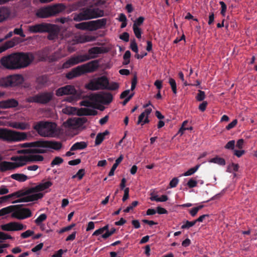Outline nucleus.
Listing matches in <instances>:
<instances>
[{"label": "nucleus", "instance_id": "obj_47", "mask_svg": "<svg viewBox=\"0 0 257 257\" xmlns=\"http://www.w3.org/2000/svg\"><path fill=\"white\" fill-rule=\"evenodd\" d=\"M85 174V170L83 169H81L78 170L77 173L72 176V178H77L78 180H80L82 179L83 177Z\"/></svg>", "mask_w": 257, "mask_h": 257}, {"label": "nucleus", "instance_id": "obj_60", "mask_svg": "<svg viewBox=\"0 0 257 257\" xmlns=\"http://www.w3.org/2000/svg\"><path fill=\"white\" fill-rule=\"evenodd\" d=\"M75 224L73 223V224H72L70 225H68L66 227H63L60 230L59 233H62L63 232L68 231L71 230L74 226H75Z\"/></svg>", "mask_w": 257, "mask_h": 257}, {"label": "nucleus", "instance_id": "obj_26", "mask_svg": "<svg viewBox=\"0 0 257 257\" xmlns=\"http://www.w3.org/2000/svg\"><path fill=\"white\" fill-rule=\"evenodd\" d=\"M19 42L20 38L18 37H14L12 40L7 41L3 45L0 46V53L14 47Z\"/></svg>", "mask_w": 257, "mask_h": 257}, {"label": "nucleus", "instance_id": "obj_10", "mask_svg": "<svg viewBox=\"0 0 257 257\" xmlns=\"http://www.w3.org/2000/svg\"><path fill=\"white\" fill-rule=\"evenodd\" d=\"M24 78L21 74H14L0 78V87H16L21 85Z\"/></svg>", "mask_w": 257, "mask_h": 257}, {"label": "nucleus", "instance_id": "obj_41", "mask_svg": "<svg viewBox=\"0 0 257 257\" xmlns=\"http://www.w3.org/2000/svg\"><path fill=\"white\" fill-rule=\"evenodd\" d=\"M66 56V54L62 53L61 52V50L59 49L58 51L55 52L52 56H51L50 59L52 61H56L61 58L64 57Z\"/></svg>", "mask_w": 257, "mask_h": 257}, {"label": "nucleus", "instance_id": "obj_46", "mask_svg": "<svg viewBox=\"0 0 257 257\" xmlns=\"http://www.w3.org/2000/svg\"><path fill=\"white\" fill-rule=\"evenodd\" d=\"M131 52L130 51L127 50V51H125V52L124 53L123 56V60H124V61L123 62V65H127L130 63V59L131 57Z\"/></svg>", "mask_w": 257, "mask_h": 257}, {"label": "nucleus", "instance_id": "obj_28", "mask_svg": "<svg viewBox=\"0 0 257 257\" xmlns=\"http://www.w3.org/2000/svg\"><path fill=\"white\" fill-rule=\"evenodd\" d=\"M62 112L64 114L68 115H83L80 109L79 110V111H78L76 107L69 106H66L63 107L62 109Z\"/></svg>", "mask_w": 257, "mask_h": 257}, {"label": "nucleus", "instance_id": "obj_25", "mask_svg": "<svg viewBox=\"0 0 257 257\" xmlns=\"http://www.w3.org/2000/svg\"><path fill=\"white\" fill-rule=\"evenodd\" d=\"M18 104L19 102L17 100L14 98L9 99L0 101V109L14 108L18 106Z\"/></svg>", "mask_w": 257, "mask_h": 257}, {"label": "nucleus", "instance_id": "obj_34", "mask_svg": "<svg viewBox=\"0 0 257 257\" xmlns=\"http://www.w3.org/2000/svg\"><path fill=\"white\" fill-rule=\"evenodd\" d=\"M151 194L152 195V196L150 198V199L151 201H155L157 202H165L168 199L167 196L166 195H163L159 197L156 194Z\"/></svg>", "mask_w": 257, "mask_h": 257}, {"label": "nucleus", "instance_id": "obj_1", "mask_svg": "<svg viewBox=\"0 0 257 257\" xmlns=\"http://www.w3.org/2000/svg\"><path fill=\"white\" fill-rule=\"evenodd\" d=\"M34 56L29 52L13 53L1 59L2 65L9 70H17L28 67L34 61Z\"/></svg>", "mask_w": 257, "mask_h": 257}, {"label": "nucleus", "instance_id": "obj_27", "mask_svg": "<svg viewBox=\"0 0 257 257\" xmlns=\"http://www.w3.org/2000/svg\"><path fill=\"white\" fill-rule=\"evenodd\" d=\"M94 40V37L87 35H78L75 37V41L77 43H84L93 41Z\"/></svg>", "mask_w": 257, "mask_h": 257}, {"label": "nucleus", "instance_id": "obj_51", "mask_svg": "<svg viewBox=\"0 0 257 257\" xmlns=\"http://www.w3.org/2000/svg\"><path fill=\"white\" fill-rule=\"evenodd\" d=\"M205 98V93L204 91L199 90L198 93L196 96V99L198 101H201L203 100Z\"/></svg>", "mask_w": 257, "mask_h": 257}, {"label": "nucleus", "instance_id": "obj_11", "mask_svg": "<svg viewBox=\"0 0 257 257\" xmlns=\"http://www.w3.org/2000/svg\"><path fill=\"white\" fill-rule=\"evenodd\" d=\"M108 84V79L105 76H102L91 80L85 85V88L92 91L105 89Z\"/></svg>", "mask_w": 257, "mask_h": 257}, {"label": "nucleus", "instance_id": "obj_58", "mask_svg": "<svg viewBox=\"0 0 257 257\" xmlns=\"http://www.w3.org/2000/svg\"><path fill=\"white\" fill-rule=\"evenodd\" d=\"M22 25H21L20 28H16L14 30V33L16 35H19L22 37H25L26 35L23 33V31L22 29Z\"/></svg>", "mask_w": 257, "mask_h": 257}, {"label": "nucleus", "instance_id": "obj_30", "mask_svg": "<svg viewBox=\"0 0 257 257\" xmlns=\"http://www.w3.org/2000/svg\"><path fill=\"white\" fill-rule=\"evenodd\" d=\"M113 96L110 93H106L103 94H101L100 97V102L104 104H108L112 100Z\"/></svg>", "mask_w": 257, "mask_h": 257}, {"label": "nucleus", "instance_id": "obj_31", "mask_svg": "<svg viewBox=\"0 0 257 257\" xmlns=\"http://www.w3.org/2000/svg\"><path fill=\"white\" fill-rule=\"evenodd\" d=\"M11 178L19 182H25L28 179L27 176L24 174L16 173L11 175Z\"/></svg>", "mask_w": 257, "mask_h": 257}, {"label": "nucleus", "instance_id": "obj_17", "mask_svg": "<svg viewBox=\"0 0 257 257\" xmlns=\"http://www.w3.org/2000/svg\"><path fill=\"white\" fill-rule=\"evenodd\" d=\"M52 184L50 181H43L38 185L30 188L24 193H37L43 191L50 188Z\"/></svg>", "mask_w": 257, "mask_h": 257}, {"label": "nucleus", "instance_id": "obj_50", "mask_svg": "<svg viewBox=\"0 0 257 257\" xmlns=\"http://www.w3.org/2000/svg\"><path fill=\"white\" fill-rule=\"evenodd\" d=\"M196 223L195 220L192 221H189L187 220L185 223L181 226L182 229H189L191 227H192Z\"/></svg>", "mask_w": 257, "mask_h": 257}, {"label": "nucleus", "instance_id": "obj_4", "mask_svg": "<svg viewBox=\"0 0 257 257\" xmlns=\"http://www.w3.org/2000/svg\"><path fill=\"white\" fill-rule=\"evenodd\" d=\"M101 94L96 93H91L86 97L84 99L80 102L81 106L86 107L81 108L80 110L83 115H95L97 111L94 109L98 102H100Z\"/></svg>", "mask_w": 257, "mask_h": 257}, {"label": "nucleus", "instance_id": "obj_24", "mask_svg": "<svg viewBox=\"0 0 257 257\" xmlns=\"http://www.w3.org/2000/svg\"><path fill=\"white\" fill-rule=\"evenodd\" d=\"M8 126L12 128L20 130H26L30 128V123L27 122H16L10 121L8 123Z\"/></svg>", "mask_w": 257, "mask_h": 257}, {"label": "nucleus", "instance_id": "obj_18", "mask_svg": "<svg viewBox=\"0 0 257 257\" xmlns=\"http://www.w3.org/2000/svg\"><path fill=\"white\" fill-rule=\"evenodd\" d=\"M1 228L5 231H18L26 229V226L19 222H11L7 224L2 225Z\"/></svg>", "mask_w": 257, "mask_h": 257}, {"label": "nucleus", "instance_id": "obj_13", "mask_svg": "<svg viewBox=\"0 0 257 257\" xmlns=\"http://www.w3.org/2000/svg\"><path fill=\"white\" fill-rule=\"evenodd\" d=\"M53 97L52 92H44L39 93L27 99L28 102H35L41 104H46L49 102Z\"/></svg>", "mask_w": 257, "mask_h": 257}, {"label": "nucleus", "instance_id": "obj_19", "mask_svg": "<svg viewBox=\"0 0 257 257\" xmlns=\"http://www.w3.org/2000/svg\"><path fill=\"white\" fill-rule=\"evenodd\" d=\"M77 90L74 86L67 85L65 86L58 88L56 91L57 96H62L65 95H73L76 94Z\"/></svg>", "mask_w": 257, "mask_h": 257}, {"label": "nucleus", "instance_id": "obj_23", "mask_svg": "<svg viewBox=\"0 0 257 257\" xmlns=\"http://www.w3.org/2000/svg\"><path fill=\"white\" fill-rule=\"evenodd\" d=\"M152 109L151 108H148L146 109L138 117L137 121V124H141L144 125L145 123H148L150 122L149 119V116L151 114Z\"/></svg>", "mask_w": 257, "mask_h": 257}, {"label": "nucleus", "instance_id": "obj_2", "mask_svg": "<svg viewBox=\"0 0 257 257\" xmlns=\"http://www.w3.org/2000/svg\"><path fill=\"white\" fill-rule=\"evenodd\" d=\"M22 148H28L31 153H45L52 149L59 150L62 147L60 143L55 141H38L20 144Z\"/></svg>", "mask_w": 257, "mask_h": 257}, {"label": "nucleus", "instance_id": "obj_9", "mask_svg": "<svg viewBox=\"0 0 257 257\" xmlns=\"http://www.w3.org/2000/svg\"><path fill=\"white\" fill-rule=\"evenodd\" d=\"M63 4H57L52 6L41 8L37 10L36 15L40 18H46L56 15L65 9Z\"/></svg>", "mask_w": 257, "mask_h": 257}, {"label": "nucleus", "instance_id": "obj_33", "mask_svg": "<svg viewBox=\"0 0 257 257\" xmlns=\"http://www.w3.org/2000/svg\"><path fill=\"white\" fill-rule=\"evenodd\" d=\"M87 144L84 142H80L75 143L70 148L71 151H76L78 150H83L86 148Z\"/></svg>", "mask_w": 257, "mask_h": 257}, {"label": "nucleus", "instance_id": "obj_43", "mask_svg": "<svg viewBox=\"0 0 257 257\" xmlns=\"http://www.w3.org/2000/svg\"><path fill=\"white\" fill-rule=\"evenodd\" d=\"M48 81L47 77L46 76H41L37 78L36 82L39 87H42L46 85Z\"/></svg>", "mask_w": 257, "mask_h": 257}, {"label": "nucleus", "instance_id": "obj_14", "mask_svg": "<svg viewBox=\"0 0 257 257\" xmlns=\"http://www.w3.org/2000/svg\"><path fill=\"white\" fill-rule=\"evenodd\" d=\"M54 25L48 23H41L28 27V30L31 33H43L50 32L54 29Z\"/></svg>", "mask_w": 257, "mask_h": 257}, {"label": "nucleus", "instance_id": "obj_8", "mask_svg": "<svg viewBox=\"0 0 257 257\" xmlns=\"http://www.w3.org/2000/svg\"><path fill=\"white\" fill-rule=\"evenodd\" d=\"M57 124L54 122L40 121L34 127L42 137H53L56 134Z\"/></svg>", "mask_w": 257, "mask_h": 257}, {"label": "nucleus", "instance_id": "obj_49", "mask_svg": "<svg viewBox=\"0 0 257 257\" xmlns=\"http://www.w3.org/2000/svg\"><path fill=\"white\" fill-rule=\"evenodd\" d=\"M169 83L171 87L173 93L176 94L177 93V86L175 80L172 78H170L169 79Z\"/></svg>", "mask_w": 257, "mask_h": 257}, {"label": "nucleus", "instance_id": "obj_44", "mask_svg": "<svg viewBox=\"0 0 257 257\" xmlns=\"http://www.w3.org/2000/svg\"><path fill=\"white\" fill-rule=\"evenodd\" d=\"M29 158V162H39L42 161L44 158L42 156L40 155H34L28 156Z\"/></svg>", "mask_w": 257, "mask_h": 257}, {"label": "nucleus", "instance_id": "obj_21", "mask_svg": "<svg viewBox=\"0 0 257 257\" xmlns=\"http://www.w3.org/2000/svg\"><path fill=\"white\" fill-rule=\"evenodd\" d=\"M11 160L13 161L14 168L22 167L29 162L28 156H14L11 157Z\"/></svg>", "mask_w": 257, "mask_h": 257}, {"label": "nucleus", "instance_id": "obj_45", "mask_svg": "<svg viewBox=\"0 0 257 257\" xmlns=\"http://www.w3.org/2000/svg\"><path fill=\"white\" fill-rule=\"evenodd\" d=\"M119 84L117 82H112L107 84L105 89L109 90H115L119 88Z\"/></svg>", "mask_w": 257, "mask_h": 257}, {"label": "nucleus", "instance_id": "obj_36", "mask_svg": "<svg viewBox=\"0 0 257 257\" xmlns=\"http://www.w3.org/2000/svg\"><path fill=\"white\" fill-rule=\"evenodd\" d=\"M123 157L122 155H121L116 160L115 163L113 165L111 169H110L108 175L109 176H112L114 175V171L117 168L119 164L123 160Z\"/></svg>", "mask_w": 257, "mask_h": 257}, {"label": "nucleus", "instance_id": "obj_16", "mask_svg": "<svg viewBox=\"0 0 257 257\" xmlns=\"http://www.w3.org/2000/svg\"><path fill=\"white\" fill-rule=\"evenodd\" d=\"M17 207L12 212V217L18 219H24L32 215L31 210L28 208H21L22 205H16Z\"/></svg>", "mask_w": 257, "mask_h": 257}, {"label": "nucleus", "instance_id": "obj_56", "mask_svg": "<svg viewBox=\"0 0 257 257\" xmlns=\"http://www.w3.org/2000/svg\"><path fill=\"white\" fill-rule=\"evenodd\" d=\"M34 234V231H32L31 230H27L25 232H23L21 234V236L23 238H28V237L33 235Z\"/></svg>", "mask_w": 257, "mask_h": 257}, {"label": "nucleus", "instance_id": "obj_64", "mask_svg": "<svg viewBox=\"0 0 257 257\" xmlns=\"http://www.w3.org/2000/svg\"><path fill=\"white\" fill-rule=\"evenodd\" d=\"M67 251V250H63L62 249H60L56 251L53 255L52 257H62V254L64 252Z\"/></svg>", "mask_w": 257, "mask_h": 257}, {"label": "nucleus", "instance_id": "obj_12", "mask_svg": "<svg viewBox=\"0 0 257 257\" xmlns=\"http://www.w3.org/2000/svg\"><path fill=\"white\" fill-rule=\"evenodd\" d=\"M87 121L85 117L71 118L63 122V127L68 130H77L81 127Z\"/></svg>", "mask_w": 257, "mask_h": 257}, {"label": "nucleus", "instance_id": "obj_55", "mask_svg": "<svg viewBox=\"0 0 257 257\" xmlns=\"http://www.w3.org/2000/svg\"><path fill=\"white\" fill-rule=\"evenodd\" d=\"M138 204V202L137 201H135L132 202L131 205L127 206L123 211L125 213L129 212L131 210H133L134 207H136Z\"/></svg>", "mask_w": 257, "mask_h": 257}, {"label": "nucleus", "instance_id": "obj_6", "mask_svg": "<svg viewBox=\"0 0 257 257\" xmlns=\"http://www.w3.org/2000/svg\"><path fill=\"white\" fill-rule=\"evenodd\" d=\"M73 20L76 22H80L101 17L104 16V11L98 8L91 7L83 9L79 13L73 14Z\"/></svg>", "mask_w": 257, "mask_h": 257}, {"label": "nucleus", "instance_id": "obj_62", "mask_svg": "<svg viewBox=\"0 0 257 257\" xmlns=\"http://www.w3.org/2000/svg\"><path fill=\"white\" fill-rule=\"evenodd\" d=\"M131 49L136 53H138V48L136 42L135 41H132L131 43Z\"/></svg>", "mask_w": 257, "mask_h": 257}, {"label": "nucleus", "instance_id": "obj_5", "mask_svg": "<svg viewBox=\"0 0 257 257\" xmlns=\"http://www.w3.org/2000/svg\"><path fill=\"white\" fill-rule=\"evenodd\" d=\"M28 137V134L26 132L0 128V140L8 143L24 141L27 140Z\"/></svg>", "mask_w": 257, "mask_h": 257}, {"label": "nucleus", "instance_id": "obj_7", "mask_svg": "<svg viewBox=\"0 0 257 257\" xmlns=\"http://www.w3.org/2000/svg\"><path fill=\"white\" fill-rule=\"evenodd\" d=\"M97 68V62L96 61H92L72 69L71 71L66 74V76L68 79H71L85 73L92 72Z\"/></svg>", "mask_w": 257, "mask_h": 257}, {"label": "nucleus", "instance_id": "obj_54", "mask_svg": "<svg viewBox=\"0 0 257 257\" xmlns=\"http://www.w3.org/2000/svg\"><path fill=\"white\" fill-rule=\"evenodd\" d=\"M144 21V18L140 17L134 21L133 27H139V26L143 24Z\"/></svg>", "mask_w": 257, "mask_h": 257}, {"label": "nucleus", "instance_id": "obj_35", "mask_svg": "<svg viewBox=\"0 0 257 257\" xmlns=\"http://www.w3.org/2000/svg\"><path fill=\"white\" fill-rule=\"evenodd\" d=\"M10 15V12L8 9L2 7L0 8V22L5 21Z\"/></svg>", "mask_w": 257, "mask_h": 257}, {"label": "nucleus", "instance_id": "obj_42", "mask_svg": "<svg viewBox=\"0 0 257 257\" xmlns=\"http://www.w3.org/2000/svg\"><path fill=\"white\" fill-rule=\"evenodd\" d=\"M200 166V165H197L195 167L190 168L188 171L185 172L184 173L180 175V176H188L193 175L198 170Z\"/></svg>", "mask_w": 257, "mask_h": 257}, {"label": "nucleus", "instance_id": "obj_40", "mask_svg": "<svg viewBox=\"0 0 257 257\" xmlns=\"http://www.w3.org/2000/svg\"><path fill=\"white\" fill-rule=\"evenodd\" d=\"M54 25V29L53 30H52L50 32H47V33H49V35L48 36V39L50 40H55L57 37L58 33V29L57 27L55 25Z\"/></svg>", "mask_w": 257, "mask_h": 257}, {"label": "nucleus", "instance_id": "obj_53", "mask_svg": "<svg viewBox=\"0 0 257 257\" xmlns=\"http://www.w3.org/2000/svg\"><path fill=\"white\" fill-rule=\"evenodd\" d=\"M47 218V215L44 214H41L35 220V222L37 225H40L43 221H45Z\"/></svg>", "mask_w": 257, "mask_h": 257}, {"label": "nucleus", "instance_id": "obj_37", "mask_svg": "<svg viewBox=\"0 0 257 257\" xmlns=\"http://www.w3.org/2000/svg\"><path fill=\"white\" fill-rule=\"evenodd\" d=\"M210 163H214L220 166H224L225 165V161L223 158L216 156L208 161Z\"/></svg>", "mask_w": 257, "mask_h": 257}, {"label": "nucleus", "instance_id": "obj_20", "mask_svg": "<svg viewBox=\"0 0 257 257\" xmlns=\"http://www.w3.org/2000/svg\"><path fill=\"white\" fill-rule=\"evenodd\" d=\"M107 49L103 47H94L88 50V54L87 57L89 60L91 59L96 58L98 57L99 54H103L107 52Z\"/></svg>", "mask_w": 257, "mask_h": 257}, {"label": "nucleus", "instance_id": "obj_63", "mask_svg": "<svg viewBox=\"0 0 257 257\" xmlns=\"http://www.w3.org/2000/svg\"><path fill=\"white\" fill-rule=\"evenodd\" d=\"M197 182L193 179H190L187 182V186L189 188H193L197 185Z\"/></svg>", "mask_w": 257, "mask_h": 257}, {"label": "nucleus", "instance_id": "obj_15", "mask_svg": "<svg viewBox=\"0 0 257 257\" xmlns=\"http://www.w3.org/2000/svg\"><path fill=\"white\" fill-rule=\"evenodd\" d=\"M89 60L87 54L73 55L62 65L63 68H68L79 63Z\"/></svg>", "mask_w": 257, "mask_h": 257}, {"label": "nucleus", "instance_id": "obj_29", "mask_svg": "<svg viewBox=\"0 0 257 257\" xmlns=\"http://www.w3.org/2000/svg\"><path fill=\"white\" fill-rule=\"evenodd\" d=\"M14 169V164L12 162L4 161L0 164V170L2 172Z\"/></svg>", "mask_w": 257, "mask_h": 257}, {"label": "nucleus", "instance_id": "obj_52", "mask_svg": "<svg viewBox=\"0 0 257 257\" xmlns=\"http://www.w3.org/2000/svg\"><path fill=\"white\" fill-rule=\"evenodd\" d=\"M116 231V229L114 227L111 228L110 230H107V231H106L105 233L103 234L102 235V237L104 239H106L111 235H112L113 233H114Z\"/></svg>", "mask_w": 257, "mask_h": 257}, {"label": "nucleus", "instance_id": "obj_3", "mask_svg": "<svg viewBox=\"0 0 257 257\" xmlns=\"http://www.w3.org/2000/svg\"><path fill=\"white\" fill-rule=\"evenodd\" d=\"M44 194H9L0 198V203L9 201L12 203L28 202L42 198Z\"/></svg>", "mask_w": 257, "mask_h": 257}, {"label": "nucleus", "instance_id": "obj_22", "mask_svg": "<svg viewBox=\"0 0 257 257\" xmlns=\"http://www.w3.org/2000/svg\"><path fill=\"white\" fill-rule=\"evenodd\" d=\"M107 21V20L105 18L90 21L91 31H94L105 28Z\"/></svg>", "mask_w": 257, "mask_h": 257}, {"label": "nucleus", "instance_id": "obj_59", "mask_svg": "<svg viewBox=\"0 0 257 257\" xmlns=\"http://www.w3.org/2000/svg\"><path fill=\"white\" fill-rule=\"evenodd\" d=\"M179 179L177 177L173 178L170 182L169 187L170 188H174L177 186L179 183Z\"/></svg>", "mask_w": 257, "mask_h": 257}, {"label": "nucleus", "instance_id": "obj_32", "mask_svg": "<svg viewBox=\"0 0 257 257\" xmlns=\"http://www.w3.org/2000/svg\"><path fill=\"white\" fill-rule=\"evenodd\" d=\"M75 27L77 29L91 31L90 21L76 24L75 25Z\"/></svg>", "mask_w": 257, "mask_h": 257}, {"label": "nucleus", "instance_id": "obj_61", "mask_svg": "<svg viewBox=\"0 0 257 257\" xmlns=\"http://www.w3.org/2000/svg\"><path fill=\"white\" fill-rule=\"evenodd\" d=\"M13 238L11 235L0 231V239L6 240L7 239H12Z\"/></svg>", "mask_w": 257, "mask_h": 257}, {"label": "nucleus", "instance_id": "obj_39", "mask_svg": "<svg viewBox=\"0 0 257 257\" xmlns=\"http://www.w3.org/2000/svg\"><path fill=\"white\" fill-rule=\"evenodd\" d=\"M16 207L17 206L11 205L1 209L0 210V216H4L12 212Z\"/></svg>", "mask_w": 257, "mask_h": 257}, {"label": "nucleus", "instance_id": "obj_57", "mask_svg": "<svg viewBox=\"0 0 257 257\" xmlns=\"http://www.w3.org/2000/svg\"><path fill=\"white\" fill-rule=\"evenodd\" d=\"M136 37L138 39H141L142 37V31L139 27H133Z\"/></svg>", "mask_w": 257, "mask_h": 257}, {"label": "nucleus", "instance_id": "obj_38", "mask_svg": "<svg viewBox=\"0 0 257 257\" xmlns=\"http://www.w3.org/2000/svg\"><path fill=\"white\" fill-rule=\"evenodd\" d=\"M109 134L108 131H105L102 133H99L96 136L95 141V144L96 145H100L104 139L105 136Z\"/></svg>", "mask_w": 257, "mask_h": 257}, {"label": "nucleus", "instance_id": "obj_48", "mask_svg": "<svg viewBox=\"0 0 257 257\" xmlns=\"http://www.w3.org/2000/svg\"><path fill=\"white\" fill-rule=\"evenodd\" d=\"M63 162V159L60 157H55L51 163V166L54 167L56 165H59Z\"/></svg>", "mask_w": 257, "mask_h": 257}]
</instances>
